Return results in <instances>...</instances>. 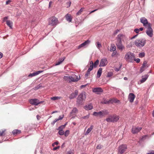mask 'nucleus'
<instances>
[{"mask_svg": "<svg viewBox=\"0 0 154 154\" xmlns=\"http://www.w3.org/2000/svg\"><path fill=\"white\" fill-rule=\"evenodd\" d=\"M135 55L133 53L128 52L126 53L125 56V60L128 62L133 63L134 62Z\"/></svg>", "mask_w": 154, "mask_h": 154, "instance_id": "f257e3e1", "label": "nucleus"}, {"mask_svg": "<svg viewBox=\"0 0 154 154\" xmlns=\"http://www.w3.org/2000/svg\"><path fill=\"white\" fill-rule=\"evenodd\" d=\"M63 79L67 82H76L79 80L77 76L75 75L74 76H65L63 78Z\"/></svg>", "mask_w": 154, "mask_h": 154, "instance_id": "f03ea898", "label": "nucleus"}, {"mask_svg": "<svg viewBox=\"0 0 154 154\" xmlns=\"http://www.w3.org/2000/svg\"><path fill=\"white\" fill-rule=\"evenodd\" d=\"M146 43L145 39L140 38L137 39L134 42V45L137 47L141 48L143 47Z\"/></svg>", "mask_w": 154, "mask_h": 154, "instance_id": "7ed1b4c3", "label": "nucleus"}, {"mask_svg": "<svg viewBox=\"0 0 154 154\" xmlns=\"http://www.w3.org/2000/svg\"><path fill=\"white\" fill-rule=\"evenodd\" d=\"M119 119V116L116 114L113 115H110L106 119V121L108 122H117Z\"/></svg>", "mask_w": 154, "mask_h": 154, "instance_id": "20e7f679", "label": "nucleus"}, {"mask_svg": "<svg viewBox=\"0 0 154 154\" xmlns=\"http://www.w3.org/2000/svg\"><path fill=\"white\" fill-rule=\"evenodd\" d=\"M109 114V112L106 110H101L99 112H94L93 113V115L96 116H99L102 118Z\"/></svg>", "mask_w": 154, "mask_h": 154, "instance_id": "39448f33", "label": "nucleus"}, {"mask_svg": "<svg viewBox=\"0 0 154 154\" xmlns=\"http://www.w3.org/2000/svg\"><path fill=\"white\" fill-rule=\"evenodd\" d=\"M49 25L51 26H55L58 23V21L57 18L55 17H51L48 19Z\"/></svg>", "mask_w": 154, "mask_h": 154, "instance_id": "423d86ee", "label": "nucleus"}, {"mask_svg": "<svg viewBox=\"0 0 154 154\" xmlns=\"http://www.w3.org/2000/svg\"><path fill=\"white\" fill-rule=\"evenodd\" d=\"M85 92H82L79 94L77 98V102L79 104H82L83 101L86 99Z\"/></svg>", "mask_w": 154, "mask_h": 154, "instance_id": "0eeeda50", "label": "nucleus"}, {"mask_svg": "<svg viewBox=\"0 0 154 154\" xmlns=\"http://www.w3.org/2000/svg\"><path fill=\"white\" fill-rule=\"evenodd\" d=\"M146 28L147 29L146 30V33L150 37H152L153 35V30L151 27V24L149 23Z\"/></svg>", "mask_w": 154, "mask_h": 154, "instance_id": "6e6552de", "label": "nucleus"}, {"mask_svg": "<svg viewBox=\"0 0 154 154\" xmlns=\"http://www.w3.org/2000/svg\"><path fill=\"white\" fill-rule=\"evenodd\" d=\"M127 149V146L125 144L120 146L118 148V154H122L125 152Z\"/></svg>", "mask_w": 154, "mask_h": 154, "instance_id": "1a4fd4ad", "label": "nucleus"}, {"mask_svg": "<svg viewBox=\"0 0 154 154\" xmlns=\"http://www.w3.org/2000/svg\"><path fill=\"white\" fill-rule=\"evenodd\" d=\"M142 129V128L140 127L133 126L132 128L131 132L134 134H136L139 132Z\"/></svg>", "mask_w": 154, "mask_h": 154, "instance_id": "9d476101", "label": "nucleus"}, {"mask_svg": "<svg viewBox=\"0 0 154 154\" xmlns=\"http://www.w3.org/2000/svg\"><path fill=\"white\" fill-rule=\"evenodd\" d=\"M117 40L121 42L122 41H125L126 40L125 36L122 34H119L118 35L117 37Z\"/></svg>", "mask_w": 154, "mask_h": 154, "instance_id": "9b49d317", "label": "nucleus"}, {"mask_svg": "<svg viewBox=\"0 0 154 154\" xmlns=\"http://www.w3.org/2000/svg\"><path fill=\"white\" fill-rule=\"evenodd\" d=\"M92 91L96 94H100V93L103 92V90L101 88L97 87L93 89Z\"/></svg>", "mask_w": 154, "mask_h": 154, "instance_id": "f8f14e48", "label": "nucleus"}, {"mask_svg": "<svg viewBox=\"0 0 154 154\" xmlns=\"http://www.w3.org/2000/svg\"><path fill=\"white\" fill-rule=\"evenodd\" d=\"M29 102L30 104L36 106L41 103L37 99H31L29 100Z\"/></svg>", "mask_w": 154, "mask_h": 154, "instance_id": "ddd939ff", "label": "nucleus"}, {"mask_svg": "<svg viewBox=\"0 0 154 154\" xmlns=\"http://www.w3.org/2000/svg\"><path fill=\"white\" fill-rule=\"evenodd\" d=\"M140 22L143 24V25L145 26H148V25L149 23H148L147 20L145 17H142L140 19Z\"/></svg>", "mask_w": 154, "mask_h": 154, "instance_id": "4468645a", "label": "nucleus"}, {"mask_svg": "<svg viewBox=\"0 0 154 154\" xmlns=\"http://www.w3.org/2000/svg\"><path fill=\"white\" fill-rule=\"evenodd\" d=\"M116 45L118 49L121 51H122L124 48V46L122 45L121 42L117 40L116 42Z\"/></svg>", "mask_w": 154, "mask_h": 154, "instance_id": "2eb2a0df", "label": "nucleus"}, {"mask_svg": "<svg viewBox=\"0 0 154 154\" xmlns=\"http://www.w3.org/2000/svg\"><path fill=\"white\" fill-rule=\"evenodd\" d=\"M135 98V96L134 94L132 93H130L128 96V99L131 103H132L134 101Z\"/></svg>", "mask_w": 154, "mask_h": 154, "instance_id": "dca6fc26", "label": "nucleus"}, {"mask_svg": "<svg viewBox=\"0 0 154 154\" xmlns=\"http://www.w3.org/2000/svg\"><path fill=\"white\" fill-rule=\"evenodd\" d=\"M107 61L106 59H102L100 61L99 66H105L107 64Z\"/></svg>", "mask_w": 154, "mask_h": 154, "instance_id": "f3484780", "label": "nucleus"}, {"mask_svg": "<svg viewBox=\"0 0 154 154\" xmlns=\"http://www.w3.org/2000/svg\"><path fill=\"white\" fill-rule=\"evenodd\" d=\"M148 66L147 65V62L146 61H145L143 62L142 66L140 69V71L141 72H143L146 68Z\"/></svg>", "mask_w": 154, "mask_h": 154, "instance_id": "a211bd4d", "label": "nucleus"}, {"mask_svg": "<svg viewBox=\"0 0 154 154\" xmlns=\"http://www.w3.org/2000/svg\"><path fill=\"white\" fill-rule=\"evenodd\" d=\"M90 41L89 40H87L84 42L82 43L80 45H79L78 47V49H80L82 47L88 45L90 43Z\"/></svg>", "mask_w": 154, "mask_h": 154, "instance_id": "6ab92c4d", "label": "nucleus"}, {"mask_svg": "<svg viewBox=\"0 0 154 154\" xmlns=\"http://www.w3.org/2000/svg\"><path fill=\"white\" fill-rule=\"evenodd\" d=\"M65 17L66 20L68 21L69 22H70L72 21V17L71 14H67L65 16Z\"/></svg>", "mask_w": 154, "mask_h": 154, "instance_id": "aec40b11", "label": "nucleus"}, {"mask_svg": "<svg viewBox=\"0 0 154 154\" xmlns=\"http://www.w3.org/2000/svg\"><path fill=\"white\" fill-rule=\"evenodd\" d=\"M43 71H38L36 72H33L32 73H31L29 75V76L32 77L36 75H37L39 73L42 72Z\"/></svg>", "mask_w": 154, "mask_h": 154, "instance_id": "412c9836", "label": "nucleus"}, {"mask_svg": "<svg viewBox=\"0 0 154 154\" xmlns=\"http://www.w3.org/2000/svg\"><path fill=\"white\" fill-rule=\"evenodd\" d=\"M148 75H146L144 76H143L142 77V79L140 80V83H143L147 79Z\"/></svg>", "mask_w": 154, "mask_h": 154, "instance_id": "4be33fe9", "label": "nucleus"}, {"mask_svg": "<svg viewBox=\"0 0 154 154\" xmlns=\"http://www.w3.org/2000/svg\"><path fill=\"white\" fill-rule=\"evenodd\" d=\"M88 65L89 68L88 70L91 71L93 69V67H94L93 62L92 61H90Z\"/></svg>", "mask_w": 154, "mask_h": 154, "instance_id": "5701e85b", "label": "nucleus"}, {"mask_svg": "<svg viewBox=\"0 0 154 154\" xmlns=\"http://www.w3.org/2000/svg\"><path fill=\"white\" fill-rule=\"evenodd\" d=\"M84 108L87 110H90L93 108V106L91 104L87 105L84 107Z\"/></svg>", "mask_w": 154, "mask_h": 154, "instance_id": "b1692460", "label": "nucleus"}, {"mask_svg": "<svg viewBox=\"0 0 154 154\" xmlns=\"http://www.w3.org/2000/svg\"><path fill=\"white\" fill-rule=\"evenodd\" d=\"M65 57H63L62 58H60L59 59V61L56 62L55 65H57L61 64L65 60Z\"/></svg>", "mask_w": 154, "mask_h": 154, "instance_id": "393cba45", "label": "nucleus"}, {"mask_svg": "<svg viewBox=\"0 0 154 154\" xmlns=\"http://www.w3.org/2000/svg\"><path fill=\"white\" fill-rule=\"evenodd\" d=\"M102 68H100L97 72V77L98 78H99L101 75L102 72Z\"/></svg>", "mask_w": 154, "mask_h": 154, "instance_id": "a878e982", "label": "nucleus"}, {"mask_svg": "<svg viewBox=\"0 0 154 154\" xmlns=\"http://www.w3.org/2000/svg\"><path fill=\"white\" fill-rule=\"evenodd\" d=\"M6 23L7 25L10 27L11 29L12 28L13 23L10 20H7L6 21Z\"/></svg>", "mask_w": 154, "mask_h": 154, "instance_id": "bb28decb", "label": "nucleus"}, {"mask_svg": "<svg viewBox=\"0 0 154 154\" xmlns=\"http://www.w3.org/2000/svg\"><path fill=\"white\" fill-rule=\"evenodd\" d=\"M12 133L13 135H16L20 133L21 131L18 129H15L12 131Z\"/></svg>", "mask_w": 154, "mask_h": 154, "instance_id": "cd10ccee", "label": "nucleus"}, {"mask_svg": "<svg viewBox=\"0 0 154 154\" xmlns=\"http://www.w3.org/2000/svg\"><path fill=\"white\" fill-rule=\"evenodd\" d=\"M112 102V100L110 99L108 100H104L102 103L103 104H106Z\"/></svg>", "mask_w": 154, "mask_h": 154, "instance_id": "c85d7f7f", "label": "nucleus"}, {"mask_svg": "<svg viewBox=\"0 0 154 154\" xmlns=\"http://www.w3.org/2000/svg\"><path fill=\"white\" fill-rule=\"evenodd\" d=\"M116 50V47L115 45L113 44H111L110 48V51L111 52L114 51Z\"/></svg>", "mask_w": 154, "mask_h": 154, "instance_id": "c756f323", "label": "nucleus"}, {"mask_svg": "<svg viewBox=\"0 0 154 154\" xmlns=\"http://www.w3.org/2000/svg\"><path fill=\"white\" fill-rule=\"evenodd\" d=\"M93 128V125H91V127L88 128L87 131L86 132L85 134H88L92 130Z\"/></svg>", "mask_w": 154, "mask_h": 154, "instance_id": "7c9ffc66", "label": "nucleus"}, {"mask_svg": "<svg viewBox=\"0 0 154 154\" xmlns=\"http://www.w3.org/2000/svg\"><path fill=\"white\" fill-rule=\"evenodd\" d=\"M61 98V97H53L51 98V100H58L60 99Z\"/></svg>", "mask_w": 154, "mask_h": 154, "instance_id": "2f4dec72", "label": "nucleus"}, {"mask_svg": "<svg viewBox=\"0 0 154 154\" xmlns=\"http://www.w3.org/2000/svg\"><path fill=\"white\" fill-rule=\"evenodd\" d=\"M78 112V110L75 107L74 108L72 111L70 112V114H72V113H76Z\"/></svg>", "mask_w": 154, "mask_h": 154, "instance_id": "473e14b6", "label": "nucleus"}, {"mask_svg": "<svg viewBox=\"0 0 154 154\" xmlns=\"http://www.w3.org/2000/svg\"><path fill=\"white\" fill-rule=\"evenodd\" d=\"M99 60H97L94 63H93V66H94V67L96 68L97 67V66L99 64Z\"/></svg>", "mask_w": 154, "mask_h": 154, "instance_id": "72a5a7b5", "label": "nucleus"}, {"mask_svg": "<svg viewBox=\"0 0 154 154\" xmlns=\"http://www.w3.org/2000/svg\"><path fill=\"white\" fill-rule=\"evenodd\" d=\"M84 8H81L79 11L78 12L76 13V15H80L81 14L82 12L83 11V9H84Z\"/></svg>", "mask_w": 154, "mask_h": 154, "instance_id": "f704fd0d", "label": "nucleus"}, {"mask_svg": "<svg viewBox=\"0 0 154 154\" xmlns=\"http://www.w3.org/2000/svg\"><path fill=\"white\" fill-rule=\"evenodd\" d=\"M91 71L88 70L87 71V72L85 74V77L87 79L88 78V75L90 74V72Z\"/></svg>", "mask_w": 154, "mask_h": 154, "instance_id": "c9c22d12", "label": "nucleus"}, {"mask_svg": "<svg viewBox=\"0 0 154 154\" xmlns=\"http://www.w3.org/2000/svg\"><path fill=\"white\" fill-rule=\"evenodd\" d=\"M59 131H58L59 134L61 135H62L64 134V131L62 130H59Z\"/></svg>", "mask_w": 154, "mask_h": 154, "instance_id": "e433bc0d", "label": "nucleus"}, {"mask_svg": "<svg viewBox=\"0 0 154 154\" xmlns=\"http://www.w3.org/2000/svg\"><path fill=\"white\" fill-rule=\"evenodd\" d=\"M76 96L74 94L72 93L69 96V98L70 99H72L75 97Z\"/></svg>", "mask_w": 154, "mask_h": 154, "instance_id": "4c0bfd02", "label": "nucleus"}, {"mask_svg": "<svg viewBox=\"0 0 154 154\" xmlns=\"http://www.w3.org/2000/svg\"><path fill=\"white\" fill-rule=\"evenodd\" d=\"M5 130L0 131V136H2L5 134Z\"/></svg>", "mask_w": 154, "mask_h": 154, "instance_id": "58836bf2", "label": "nucleus"}, {"mask_svg": "<svg viewBox=\"0 0 154 154\" xmlns=\"http://www.w3.org/2000/svg\"><path fill=\"white\" fill-rule=\"evenodd\" d=\"M145 54V53L144 52H142L139 54V57L142 58L144 57Z\"/></svg>", "mask_w": 154, "mask_h": 154, "instance_id": "ea45409f", "label": "nucleus"}, {"mask_svg": "<svg viewBox=\"0 0 154 154\" xmlns=\"http://www.w3.org/2000/svg\"><path fill=\"white\" fill-rule=\"evenodd\" d=\"M66 125V124L64 125L61 126L58 129L63 130V129L65 128Z\"/></svg>", "mask_w": 154, "mask_h": 154, "instance_id": "a19ab883", "label": "nucleus"}, {"mask_svg": "<svg viewBox=\"0 0 154 154\" xmlns=\"http://www.w3.org/2000/svg\"><path fill=\"white\" fill-rule=\"evenodd\" d=\"M69 131L68 130H67L64 133V134L65 135V136L66 137H67L69 135Z\"/></svg>", "mask_w": 154, "mask_h": 154, "instance_id": "79ce46f5", "label": "nucleus"}, {"mask_svg": "<svg viewBox=\"0 0 154 154\" xmlns=\"http://www.w3.org/2000/svg\"><path fill=\"white\" fill-rule=\"evenodd\" d=\"M113 75V73L112 72H108L107 75V77H108L112 76Z\"/></svg>", "mask_w": 154, "mask_h": 154, "instance_id": "37998d69", "label": "nucleus"}, {"mask_svg": "<svg viewBox=\"0 0 154 154\" xmlns=\"http://www.w3.org/2000/svg\"><path fill=\"white\" fill-rule=\"evenodd\" d=\"M40 87V85H37V86L34 87L33 88L35 90H37Z\"/></svg>", "mask_w": 154, "mask_h": 154, "instance_id": "c03bdc74", "label": "nucleus"}, {"mask_svg": "<svg viewBox=\"0 0 154 154\" xmlns=\"http://www.w3.org/2000/svg\"><path fill=\"white\" fill-rule=\"evenodd\" d=\"M97 47L98 48H100L101 47V44L100 42H97Z\"/></svg>", "mask_w": 154, "mask_h": 154, "instance_id": "a18cd8bd", "label": "nucleus"}, {"mask_svg": "<svg viewBox=\"0 0 154 154\" xmlns=\"http://www.w3.org/2000/svg\"><path fill=\"white\" fill-rule=\"evenodd\" d=\"M102 146L100 144L98 145L97 146V149H100L102 147Z\"/></svg>", "mask_w": 154, "mask_h": 154, "instance_id": "49530a36", "label": "nucleus"}, {"mask_svg": "<svg viewBox=\"0 0 154 154\" xmlns=\"http://www.w3.org/2000/svg\"><path fill=\"white\" fill-rule=\"evenodd\" d=\"M134 61H136L137 63H139L140 62V59L139 58L135 59V58H134Z\"/></svg>", "mask_w": 154, "mask_h": 154, "instance_id": "de8ad7c7", "label": "nucleus"}, {"mask_svg": "<svg viewBox=\"0 0 154 154\" xmlns=\"http://www.w3.org/2000/svg\"><path fill=\"white\" fill-rule=\"evenodd\" d=\"M71 2H69L66 3V5L67 7H69L70 6Z\"/></svg>", "mask_w": 154, "mask_h": 154, "instance_id": "09e8293b", "label": "nucleus"}, {"mask_svg": "<svg viewBox=\"0 0 154 154\" xmlns=\"http://www.w3.org/2000/svg\"><path fill=\"white\" fill-rule=\"evenodd\" d=\"M134 31L137 33H138L140 31L139 30V29L136 28L134 29Z\"/></svg>", "mask_w": 154, "mask_h": 154, "instance_id": "8fccbe9b", "label": "nucleus"}, {"mask_svg": "<svg viewBox=\"0 0 154 154\" xmlns=\"http://www.w3.org/2000/svg\"><path fill=\"white\" fill-rule=\"evenodd\" d=\"M57 121H58V120H57V119H55L54 120L52 123H51V124L52 125H54V124L55 123L57 122Z\"/></svg>", "mask_w": 154, "mask_h": 154, "instance_id": "3c124183", "label": "nucleus"}, {"mask_svg": "<svg viewBox=\"0 0 154 154\" xmlns=\"http://www.w3.org/2000/svg\"><path fill=\"white\" fill-rule=\"evenodd\" d=\"M89 118V115H87L86 116H84L82 117L83 119H88Z\"/></svg>", "mask_w": 154, "mask_h": 154, "instance_id": "603ef678", "label": "nucleus"}, {"mask_svg": "<svg viewBox=\"0 0 154 154\" xmlns=\"http://www.w3.org/2000/svg\"><path fill=\"white\" fill-rule=\"evenodd\" d=\"M138 35V34H137L136 35H135L134 36H133L131 38V39H133L135 38H136Z\"/></svg>", "mask_w": 154, "mask_h": 154, "instance_id": "864d4df0", "label": "nucleus"}, {"mask_svg": "<svg viewBox=\"0 0 154 154\" xmlns=\"http://www.w3.org/2000/svg\"><path fill=\"white\" fill-rule=\"evenodd\" d=\"M147 154H154V151H152L147 153Z\"/></svg>", "mask_w": 154, "mask_h": 154, "instance_id": "5fc2aeb1", "label": "nucleus"}, {"mask_svg": "<svg viewBox=\"0 0 154 154\" xmlns=\"http://www.w3.org/2000/svg\"><path fill=\"white\" fill-rule=\"evenodd\" d=\"M63 118V116L61 117V116H59V118L58 119H57L58 120H58H61Z\"/></svg>", "mask_w": 154, "mask_h": 154, "instance_id": "6e6d98bb", "label": "nucleus"}, {"mask_svg": "<svg viewBox=\"0 0 154 154\" xmlns=\"http://www.w3.org/2000/svg\"><path fill=\"white\" fill-rule=\"evenodd\" d=\"M76 96H77L78 94V91H75L74 93H73Z\"/></svg>", "mask_w": 154, "mask_h": 154, "instance_id": "4d7b16f0", "label": "nucleus"}, {"mask_svg": "<svg viewBox=\"0 0 154 154\" xmlns=\"http://www.w3.org/2000/svg\"><path fill=\"white\" fill-rule=\"evenodd\" d=\"M66 154H72V152L71 151H69L67 152Z\"/></svg>", "mask_w": 154, "mask_h": 154, "instance_id": "13d9d810", "label": "nucleus"}, {"mask_svg": "<svg viewBox=\"0 0 154 154\" xmlns=\"http://www.w3.org/2000/svg\"><path fill=\"white\" fill-rule=\"evenodd\" d=\"M118 32H119V30H118L117 29V30H116L114 32V34L115 35L117 34L118 33Z\"/></svg>", "mask_w": 154, "mask_h": 154, "instance_id": "bf43d9fd", "label": "nucleus"}, {"mask_svg": "<svg viewBox=\"0 0 154 154\" xmlns=\"http://www.w3.org/2000/svg\"><path fill=\"white\" fill-rule=\"evenodd\" d=\"M52 1H50V2H49V7H51V4H52Z\"/></svg>", "mask_w": 154, "mask_h": 154, "instance_id": "052dcab7", "label": "nucleus"}, {"mask_svg": "<svg viewBox=\"0 0 154 154\" xmlns=\"http://www.w3.org/2000/svg\"><path fill=\"white\" fill-rule=\"evenodd\" d=\"M59 146H58V147H55L54 148H53V150H56L57 149H59Z\"/></svg>", "mask_w": 154, "mask_h": 154, "instance_id": "680f3d73", "label": "nucleus"}, {"mask_svg": "<svg viewBox=\"0 0 154 154\" xmlns=\"http://www.w3.org/2000/svg\"><path fill=\"white\" fill-rule=\"evenodd\" d=\"M3 56V54L1 52H0V59Z\"/></svg>", "mask_w": 154, "mask_h": 154, "instance_id": "e2e57ef3", "label": "nucleus"}, {"mask_svg": "<svg viewBox=\"0 0 154 154\" xmlns=\"http://www.w3.org/2000/svg\"><path fill=\"white\" fill-rule=\"evenodd\" d=\"M143 29L142 27L140 28L139 29V31H142L143 30Z\"/></svg>", "mask_w": 154, "mask_h": 154, "instance_id": "0e129e2a", "label": "nucleus"}, {"mask_svg": "<svg viewBox=\"0 0 154 154\" xmlns=\"http://www.w3.org/2000/svg\"><path fill=\"white\" fill-rule=\"evenodd\" d=\"M8 17H4V21H5V20H7V19H8Z\"/></svg>", "mask_w": 154, "mask_h": 154, "instance_id": "69168bd1", "label": "nucleus"}, {"mask_svg": "<svg viewBox=\"0 0 154 154\" xmlns=\"http://www.w3.org/2000/svg\"><path fill=\"white\" fill-rule=\"evenodd\" d=\"M10 2H11V1H10V0H8V1H7L6 2V4L7 5Z\"/></svg>", "mask_w": 154, "mask_h": 154, "instance_id": "338daca9", "label": "nucleus"}, {"mask_svg": "<svg viewBox=\"0 0 154 154\" xmlns=\"http://www.w3.org/2000/svg\"><path fill=\"white\" fill-rule=\"evenodd\" d=\"M37 118L38 120H39L40 118V117L39 115L37 116Z\"/></svg>", "mask_w": 154, "mask_h": 154, "instance_id": "774afa93", "label": "nucleus"}]
</instances>
